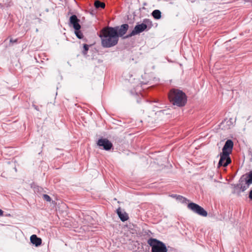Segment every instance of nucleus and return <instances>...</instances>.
<instances>
[{
	"label": "nucleus",
	"mask_w": 252,
	"mask_h": 252,
	"mask_svg": "<svg viewBox=\"0 0 252 252\" xmlns=\"http://www.w3.org/2000/svg\"><path fill=\"white\" fill-rule=\"evenodd\" d=\"M43 198L44 200L47 201H51V198L50 197L47 195V194H44L43 195Z\"/></svg>",
	"instance_id": "aec40b11"
},
{
	"label": "nucleus",
	"mask_w": 252,
	"mask_h": 252,
	"mask_svg": "<svg viewBox=\"0 0 252 252\" xmlns=\"http://www.w3.org/2000/svg\"><path fill=\"white\" fill-rule=\"evenodd\" d=\"M168 98L171 102H173V89H171L168 94Z\"/></svg>",
	"instance_id": "a211bd4d"
},
{
	"label": "nucleus",
	"mask_w": 252,
	"mask_h": 252,
	"mask_svg": "<svg viewBox=\"0 0 252 252\" xmlns=\"http://www.w3.org/2000/svg\"><path fill=\"white\" fill-rule=\"evenodd\" d=\"M88 49H89V46L87 44H84V50L83 51V53L84 54H86Z\"/></svg>",
	"instance_id": "6ab92c4d"
},
{
	"label": "nucleus",
	"mask_w": 252,
	"mask_h": 252,
	"mask_svg": "<svg viewBox=\"0 0 252 252\" xmlns=\"http://www.w3.org/2000/svg\"><path fill=\"white\" fill-rule=\"evenodd\" d=\"M250 199L252 200V190L250 191L249 196Z\"/></svg>",
	"instance_id": "412c9836"
},
{
	"label": "nucleus",
	"mask_w": 252,
	"mask_h": 252,
	"mask_svg": "<svg viewBox=\"0 0 252 252\" xmlns=\"http://www.w3.org/2000/svg\"><path fill=\"white\" fill-rule=\"evenodd\" d=\"M75 33L76 35L77 36V37L78 38H79V39H81L83 37V34L81 32L80 30H75Z\"/></svg>",
	"instance_id": "f3484780"
},
{
	"label": "nucleus",
	"mask_w": 252,
	"mask_h": 252,
	"mask_svg": "<svg viewBox=\"0 0 252 252\" xmlns=\"http://www.w3.org/2000/svg\"><path fill=\"white\" fill-rule=\"evenodd\" d=\"M30 240L32 243L35 245L36 246H38L41 245L42 240L40 238L37 237L36 235H32L31 236Z\"/></svg>",
	"instance_id": "9b49d317"
},
{
	"label": "nucleus",
	"mask_w": 252,
	"mask_h": 252,
	"mask_svg": "<svg viewBox=\"0 0 252 252\" xmlns=\"http://www.w3.org/2000/svg\"><path fill=\"white\" fill-rule=\"evenodd\" d=\"M231 162L230 155L226 154L223 155V153L220 154V159L219 162L218 166L226 167Z\"/></svg>",
	"instance_id": "39448f33"
},
{
	"label": "nucleus",
	"mask_w": 252,
	"mask_h": 252,
	"mask_svg": "<svg viewBox=\"0 0 252 252\" xmlns=\"http://www.w3.org/2000/svg\"><path fill=\"white\" fill-rule=\"evenodd\" d=\"M117 213L122 221H125L128 220V217L127 214L126 212H123L120 208L117 210Z\"/></svg>",
	"instance_id": "9d476101"
},
{
	"label": "nucleus",
	"mask_w": 252,
	"mask_h": 252,
	"mask_svg": "<svg viewBox=\"0 0 252 252\" xmlns=\"http://www.w3.org/2000/svg\"><path fill=\"white\" fill-rule=\"evenodd\" d=\"M147 243L151 247V252H167V251L165 245L156 239L150 238Z\"/></svg>",
	"instance_id": "f03ea898"
},
{
	"label": "nucleus",
	"mask_w": 252,
	"mask_h": 252,
	"mask_svg": "<svg viewBox=\"0 0 252 252\" xmlns=\"http://www.w3.org/2000/svg\"><path fill=\"white\" fill-rule=\"evenodd\" d=\"M233 147V141L231 140H227L222 148L221 153H223V155H225V154L230 155L232 153Z\"/></svg>",
	"instance_id": "423d86ee"
},
{
	"label": "nucleus",
	"mask_w": 252,
	"mask_h": 252,
	"mask_svg": "<svg viewBox=\"0 0 252 252\" xmlns=\"http://www.w3.org/2000/svg\"><path fill=\"white\" fill-rule=\"evenodd\" d=\"M188 208L200 216L206 217L208 215L207 212L202 207L194 203H189Z\"/></svg>",
	"instance_id": "20e7f679"
},
{
	"label": "nucleus",
	"mask_w": 252,
	"mask_h": 252,
	"mask_svg": "<svg viewBox=\"0 0 252 252\" xmlns=\"http://www.w3.org/2000/svg\"><path fill=\"white\" fill-rule=\"evenodd\" d=\"M147 28V25L145 23L137 25L131 32L130 35L133 36L144 31Z\"/></svg>",
	"instance_id": "0eeeda50"
},
{
	"label": "nucleus",
	"mask_w": 252,
	"mask_h": 252,
	"mask_svg": "<svg viewBox=\"0 0 252 252\" xmlns=\"http://www.w3.org/2000/svg\"><path fill=\"white\" fill-rule=\"evenodd\" d=\"M79 20L75 15H72L69 19V24L72 25L75 30H79L81 26L79 24Z\"/></svg>",
	"instance_id": "1a4fd4ad"
},
{
	"label": "nucleus",
	"mask_w": 252,
	"mask_h": 252,
	"mask_svg": "<svg viewBox=\"0 0 252 252\" xmlns=\"http://www.w3.org/2000/svg\"><path fill=\"white\" fill-rule=\"evenodd\" d=\"M97 145L102 147L105 150H109L112 147V144L106 139H100L97 141Z\"/></svg>",
	"instance_id": "6e6552de"
},
{
	"label": "nucleus",
	"mask_w": 252,
	"mask_h": 252,
	"mask_svg": "<svg viewBox=\"0 0 252 252\" xmlns=\"http://www.w3.org/2000/svg\"><path fill=\"white\" fill-rule=\"evenodd\" d=\"M246 176V177L245 178V182L246 184L247 185V187H248L251 184H252V170L247 174Z\"/></svg>",
	"instance_id": "ddd939ff"
},
{
	"label": "nucleus",
	"mask_w": 252,
	"mask_h": 252,
	"mask_svg": "<svg viewBox=\"0 0 252 252\" xmlns=\"http://www.w3.org/2000/svg\"><path fill=\"white\" fill-rule=\"evenodd\" d=\"M187 102V96L182 91L174 89V105L180 107L184 106Z\"/></svg>",
	"instance_id": "7ed1b4c3"
},
{
	"label": "nucleus",
	"mask_w": 252,
	"mask_h": 252,
	"mask_svg": "<svg viewBox=\"0 0 252 252\" xmlns=\"http://www.w3.org/2000/svg\"><path fill=\"white\" fill-rule=\"evenodd\" d=\"M94 6L96 8H104L105 6V4L104 2H101L99 0H95L94 1Z\"/></svg>",
	"instance_id": "2eb2a0df"
},
{
	"label": "nucleus",
	"mask_w": 252,
	"mask_h": 252,
	"mask_svg": "<svg viewBox=\"0 0 252 252\" xmlns=\"http://www.w3.org/2000/svg\"><path fill=\"white\" fill-rule=\"evenodd\" d=\"M99 37L103 47L109 48L116 45L118 41V31L114 28L107 27L101 30Z\"/></svg>",
	"instance_id": "f257e3e1"
},
{
	"label": "nucleus",
	"mask_w": 252,
	"mask_h": 252,
	"mask_svg": "<svg viewBox=\"0 0 252 252\" xmlns=\"http://www.w3.org/2000/svg\"><path fill=\"white\" fill-rule=\"evenodd\" d=\"M152 16L156 19H159L161 17V12L158 10H155L152 12Z\"/></svg>",
	"instance_id": "4468645a"
},
{
	"label": "nucleus",
	"mask_w": 252,
	"mask_h": 252,
	"mask_svg": "<svg viewBox=\"0 0 252 252\" xmlns=\"http://www.w3.org/2000/svg\"><path fill=\"white\" fill-rule=\"evenodd\" d=\"M128 28V25L127 24L122 25L118 32V35L122 36L124 35L126 33Z\"/></svg>",
	"instance_id": "f8f14e48"
},
{
	"label": "nucleus",
	"mask_w": 252,
	"mask_h": 252,
	"mask_svg": "<svg viewBox=\"0 0 252 252\" xmlns=\"http://www.w3.org/2000/svg\"><path fill=\"white\" fill-rule=\"evenodd\" d=\"M174 198L180 202H185L186 201V199L180 195H174Z\"/></svg>",
	"instance_id": "dca6fc26"
},
{
	"label": "nucleus",
	"mask_w": 252,
	"mask_h": 252,
	"mask_svg": "<svg viewBox=\"0 0 252 252\" xmlns=\"http://www.w3.org/2000/svg\"><path fill=\"white\" fill-rule=\"evenodd\" d=\"M3 215V211L0 209V216H2Z\"/></svg>",
	"instance_id": "4be33fe9"
}]
</instances>
